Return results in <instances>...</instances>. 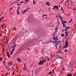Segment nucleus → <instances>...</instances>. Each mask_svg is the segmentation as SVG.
<instances>
[{
  "instance_id": "1",
  "label": "nucleus",
  "mask_w": 76,
  "mask_h": 76,
  "mask_svg": "<svg viewBox=\"0 0 76 76\" xmlns=\"http://www.w3.org/2000/svg\"><path fill=\"white\" fill-rule=\"evenodd\" d=\"M56 34V33H53V40H54V41H51V42H53L54 43H54H56V42H57L56 41H57V40H58V39H59L58 38V36H57V35H55Z\"/></svg>"
},
{
  "instance_id": "2",
  "label": "nucleus",
  "mask_w": 76,
  "mask_h": 76,
  "mask_svg": "<svg viewBox=\"0 0 76 76\" xmlns=\"http://www.w3.org/2000/svg\"><path fill=\"white\" fill-rule=\"evenodd\" d=\"M46 61V59L45 58L42 61V60H41L39 61V64L40 65H42V64H44V63H45V62Z\"/></svg>"
},
{
  "instance_id": "3",
  "label": "nucleus",
  "mask_w": 76,
  "mask_h": 76,
  "mask_svg": "<svg viewBox=\"0 0 76 76\" xmlns=\"http://www.w3.org/2000/svg\"><path fill=\"white\" fill-rule=\"evenodd\" d=\"M60 42H61V41H60V40H58V41H57L56 42V49H58V48H57V45H58V44H59V43H60Z\"/></svg>"
},
{
  "instance_id": "4",
  "label": "nucleus",
  "mask_w": 76,
  "mask_h": 76,
  "mask_svg": "<svg viewBox=\"0 0 76 76\" xmlns=\"http://www.w3.org/2000/svg\"><path fill=\"white\" fill-rule=\"evenodd\" d=\"M68 45H69V43L68 42V41L67 40H66L65 42V44L64 48H67V47H68Z\"/></svg>"
},
{
  "instance_id": "5",
  "label": "nucleus",
  "mask_w": 76,
  "mask_h": 76,
  "mask_svg": "<svg viewBox=\"0 0 76 76\" xmlns=\"http://www.w3.org/2000/svg\"><path fill=\"white\" fill-rule=\"evenodd\" d=\"M70 28V27H68V26H67L66 28V29H65V31H66V32H69V29Z\"/></svg>"
},
{
  "instance_id": "6",
  "label": "nucleus",
  "mask_w": 76,
  "mask_h": 76,
  "mask_svg": "<svg viewBox=\"0 0 76 76\" xmlns=\"http://www.w3.org/2000/svg\"><path fill=\"white\" fill-rule=\"evenodd\" d=\"M56 9L57 10H58V6L55 5L53 8V10H54V9H55L56 10Z\"/></svg>"
},
{
  "instance_id": "7",
  "label": "nucleus",
  "mask_w": 76,
  "mask_h": 76,
  "mask_svg": "<svg viewBox=\"0 0 76 76\" xmlns=\"http://www.w3.org/2000/svg\"><path fill=\"white\" fill-rule=\"evenodd\" d=\"M68 34H69V33H70V31H66V32H65L66 37H67L68 36Z\"/></svg>"
},
{
  "instance_id": "8",
  "label": "nucleus",
  "mask_w": 76,
  "mask_h": 76,
  "mask_svg": "<svg viewBox=\"0 0 76 76\" xmlns=\"http://www.w3.org/2000/svg\"><path fill=\"white\" fill-rule=\"evenodd\" d=\"M7 56L8 57H10V54H9V52H8V51L7 50Z\"/></svg>"
},
{
  "instance_id": "9",
  "label": "nucleus",
  "mask_w": 76,
  "mask_h": 76,
  "mask_svg": "<svg viewBox=\"0 0 76 76\" xmlns=\"http://www.w3.org/2000/svg\"><path fill=\"white\" fill-rule=\"evenodd\" d=\"M8 64L10 66H12L13 65V63L12 62L10 61L9 62Z\"/></svg>"
},
{
  "instance_id": "10",
  "label": "nucleus",
  "mask_w": 76,
  "mask_h": 76,
  "mask_svg": "<svg viewBox=\"0 0 76 76\" xmlns=\"http://www.w3.org/2000/svg\"><path fill=\"white\" fill-rule=\"evenodd\" d=\"M16 46H17V44H15L13 45V47L12 49H15V47H16Z\"/></svg>"
},
{
  "instance_id": "11",
  "label": "nucleus",
  "mask_w": 76,
  "mask_h": 76,
  "mask_svg": "<svg viewBox=\"0 0 76 76\" xmlns=\"http://www.w3.org/2000/svg\"><path fill=\"white\" fill-rule=\"evenodd\" d=\"M26 69H27V68L26 67L25 65H24V68H23V70H26Z\"/></svg>"
},
{
  "instance_id": "12",
  "label": "nucleus",
  "mask_w": 76,
  "mask_h": 76,
  "mask_svg": "<svg viewBox=\"0 0 76 76\" xmlns=\"http://www.w3.org/2000/svg\"><path fill=\"white\" fill-rule=\"evenodd\" d=\"M59 18H61L62 22H63V18L61 17L60 15H59Z\"/></svg>"
},
{
  "instance_id": "13",
  "label": "nucleus",
  "mask_w": 76,
  "mask_h": 76,
  "mask_svg": "<svg viewBox=\"0 0 76 76\" xmlns=\"http://www.w3.org/2000/svg\"><path fill=\"white\" fill-rule=\"evenodd\" d=\"M17 60L18 62H20V61H21V59H20L19 58H17Z\"/></svg>"
},
{
  "instance_id": "14",
  "label": "nucleus",
  "mask_w": 76,
  "mask_h": 76,
  "mask_svg": "<svg viewBox=\"0 0 76 76\" xmlns=\"http://www.w3.org/2000/svg\"><path fill=\"white\" fill-rule=\"evenodd\" d=\"M46 4L47 5V6H50V3L48 2L46 3Z\"/></svg>"
},
{
  "instance_id": "15",
  "label": "nucleus",
  "mask_w": 76,
  "mask_h": 76,
  "mask_svg": "<svg viewBox=\"0 0 76 76\" xmlns=\"http://www.w3.org/2000/svg\"><path fill=\"white\" fill-rule=\"evenodd\" d=\"M62 24L63 25V26L64 28H65V27H66V24H65V23H62Z\"/></svg>"
},
{
  "instance_id": "16",
  "label": "nucleus",
  "mask_w": 76,
  "mask_h": 76,
  "mask_svg": "<svg viewBox=\"0 0 76 76\" xmlns=\"http://www.w3.org/2000/svg\"><path fill=\"white\" fill-rule=\"evenodd\" d=\"M47 16V14H46L45 15H44L42 16V18H44L45 16V17H46V16Z\"/></svg>"
},
{
  "instance_id": "17",
  "label": "nucleus",
  "mask_w": 76,
  "mask_h": 76,
  "mask_svg": "<svg viewBox=\"0 0 76 76\" xmlns=\"http://www.w3.org/2000/svg\"><path fill=\"white\" fill-rule=\"evenodd\" d=\"M67 76H72V74H68L67 75Z\"/></svg>"
},
{
  "instance_id": "18",
  "label": "nucleus",
  "mask_w": 76,
  "mask_h": 76,
  "mask_svg": "<svg viewBox=\"0 0 76 76\" xmlns=\"http://www.w3.org/2000/svg\"><path fill=\"white\" fill-rule=\"evenodd\" d=\"M26 12V11L25 10H24V11L22 12V13L24 14Z\"/></svg>"
},
{
  "instance_id": "19",
  "label": "nucleus",
  "mask_w": 76,
  "mask_h": 76,
  "mask_svg": "<svg viewBox=\"0 0 76 76\" xmlns=\"http://www.w3.org/2000/svg\"><path fill=\"white\" fill-rule=\"evenodd\" d=\"M51 73H52V71H50L48 73L49 75H51Z\"/></svg>"
},
{
  "instance_id": "20",
  "label": "nucleus",
  "mask_w": 76,
  "mask_h": 76,
  "mask_svg": "<svg viewBox=\"0 0 76 76\" xmlns=\"http://www.w3.org/2000/svg\"><path fill=\"white\" fill-rule=\"evenodd\" d=\"M15 50V49H12V50L11 52V54H13V52Z\"/></svg>"
},
{
  "instance_id": "21",
  "label": "nucleus",
  "mask_w": 76,
  "mask_h": 76,
  "mask_svg": "<svg viewBox=\"0 0 76 76\" xmlns=\"http://www.w3.org/2000/svg\"><path fill=\"white\" fill-rule=\"evenodd\" d=\"M62 23H67V22L66 21H63V22H62Z\"/></svg>"
},
{
  "instance_id": "22",
  "label": "nucleus",
  "mask_w": 76,
  "mask_h": 76,
  "mask_svg": "<svg viewBox=\"0 0 76 76\" xmlns=\"http://www.w3.org/2000/svg\"><path fill=\"white\" fill-rule=\"evenodd\" d=\"M33 3L34 4H36V1H33Z\"/></svg>"
},
{
  "instance_id": "23",
  "label": "nucleus",
  "mask_w": 76,
  "mask_h": 76,
  "mask_svg": "<svg viewBox=\"0 0 76 76\" xmlns=\"http://www.w3.org/2000/svg\"><path fill=\"white\" fill-rule=\"evenodd\" d=\"M64 34H61V37H64Z\"/></svg>"
},
{
  "instance_id": "24",
  "label": "nucleus",
  "mask_w": 76,
  "mask_h": 76,
  "mask_svg": "<svg viewBox=\"0 0 76 76\" xmlns=\"http://www.w3.org/2000/svg\"><path fill=\"white\" fill-rule=\"evenodd\" d=\"M55 31H56V32H57V30H58V28H55Z\"/></svg>"
},
{
  "instance_id": "25",
  "label": "nucleus",
  "mask_w": 76,
  "mask_h": 76,
  "mask_svg": "<svg viewBox=\"0 0 76 76\" xmlns=\"http://www.w3.org/2000/svg\"><path fill=\"white\" fill-rule=\"evenodd\" d=\"M17 15H19V10H17Z\"/></svg>"
},
{
  "instance_id": "26",
  "label": "nucleus",
  "mask_w": 76,
  "mask_h": 76,
  "mask_svg": "<svg viewBox=\"0 0 76 76\" xmlns=\"http://www.w3.org/2000/svg\"><path fill=\"white\" fill-rule=\"evenodd\" d=\"M42 44H46V43H45V42H42Z\"/></svg>"
},
{
  "instance_id": "27",
  "label": "nucleus",
  "mask_w": 76,
  "mask_h": 76,
  "mask_svg": "<svg viewBox=\"0 0 76 76\" xmlns=\"http://www.w3.org/2000/svg\"><path fill=\"white\" fill-rule=\"evenodd\" d=\"M50 56L51 57H53V54H50Z\"/></svg>"
},
{
  "instance_id": "28",
  "label": "nucleus",
  "mask_w": 76,
  "mask_h": 76,
  "mask_svg": "<svg viewBox=\"0 0 76 76\" xmlns=\"http://www.w3.org/2000/svg\"><path fill=\"white\" fill-rule=\"evenodd\" d=\"M68 51V50L67 49H65L64 50V52H67Z\"/></svg>"
},
{
  "instance_id": "29",
  "label": "nucleus",
  "mask_w": 76,
  "mask_h": 76,
  "mask_svg": "<svg viewBox=\"0 0 76 76\" xmlns=\"http://www.w3.org/2000/svg\"><path fill=\"white\" fill-rule=\"evenodd\" d=\"M3 59V58L2 57L0 58V61H1Z\"/></svg>"
},
{
  "instance_id": "30",
  "label": "nucleus",
  "mask_w": 76,
  "mask_h": 76,
  "mask_svg": "<svg viewBox=\"0 0 76 76\" xmlns=\"http://www.w3.org/2000/svg\"><path fill=\"white\" fill-rule=\"evenodd\" d=\"M72 10H74V11H76V9L75 8L74 9Z\"/></svg>"
},
{
  "instance_id": "31",
  "label": "nucleus",
  "mask_w": 76,
  "mask_h": 76,
  "mask_svg": "<svg viewBox=\"0 0 76 76\" xmlns=\"http://www.w3.org/2000/svg\"><path fill=\"white\" fill-rule=\"evenodd\" d=\"M29 44H28L26 46V48L28 47H29Z\"/></svg>"
},
{
  "instance_id": "32",
  "label": "nucleus",
  "mask_w": 76,
  "mask_h": 76,
  "mask_svg": "<svg viewBox=\"0 0 76 76\" xmlns=\"http://www.w3.org/2000/svg\"><path fill=\"white\" fill-rule=\"evenodd\" d=\"M25 1H26L25 3H27V2L29 1V0H25Z\"/></svg>"
},
{
  "instance_id": "33",
  "label": "nucleus",
  "mask_w": 76,
  "mask_h": 76,
  "mask_svg": "<svg viewBox=\"0 0 76 76\" xmlns=\"http://www.w3.org/2000/svg\"><path fill=\"white\" fill-rule=\"evenodd\" d=\"M59 26V25H57L56 26V28H58V26Z\"/></svg>"
},
{
  "instance_id": "34",
  "label": "nucleus",
  "mask_w": 76,
  "mask_h": 76,
  "mask_svg": "<svg viewBox=\"0 0 76 76\" xmlns=\"http://www.w3.org/2000/svg\"><path fill=\"white\" fill-rule=\"evenodd\" d=\"M3 18H4V17H2V18H1L0 19V20H2V19Z\"/></svg>"
},
{
  "instance_id": "35",
  "label": "nucleus",
  "mask_w": 76,
  "mask_h": 76,
  "mask_svg": "<svg viewBox=\"0 0 76 76\" xmlns=\"http://www.w3.org/2000/svg\"><path fill=\"white\" fill-rule=\"evenodd\" d=\"M4 24H2L1 26L2 27H3L4 26Z\"/></svg>"
},
{
  "instance_id": "36",
  "label": "nucleus",
  "mask_w": 76,
  "mask_h": 76,
  "mask_svg": "<svg viewBox=\"0 0 76 76\" xmlns=\"http://www.w3.org/2000/svg\"><path fill=\"white\" fill-rule=\"evenodd\" d=\"M12 75H15V72H12Z\"/></svg>"
},
{
  "instance_id": "37",
  "label": "nucleus",
  "mask_w": 76,
  "mask_h": 76,
  "mask_svg": "<svg viewBox=\"0 0 76 76\" xmlns=\"http://www.w3.org/2000/svg\"><path fill=\"white\" fill-rule=\"evenodd\" d=\"M17 10H19V7H18Z\"/></svg>"
},
{
  "instance_id": "38",
  "label": "nucleus",
  "mask_w": 76,
  "mask_h": 76,
  "mask_svg": "<svg viewBox=\"0 0 76 76\" xmlns=\"http://www.w3.org/2000/svg\"><path fill=\"white\" fill-rule=\"evenodd\" d=\"M1 37V33H0V38Z\"/></svg>"
},
{
  "instance_id": "39",
  "label": "nucleus",
  "mask_w": 76,
  "mask_h": 76,
  "mask_svg": "<svg viewBox=\"0 0 76 76\" xmlns=\"http://www.w3.org/2000/svg\"><path fill=\"white\" fill-rule=\"evenodd\" d=\"M7 76V73H6L5 74V76Z\"/></svg>"
},
{
  "instance_id": "40",
  "label": "nucleus",
  "mask_w": 76,
  "mask_h": 76,
  "mask_svg": "<svg viewBox=\"0 0 76 76\" xmlns=\"http://www.w3.org/2000/svg\"><path fill=\"white\" fill-rule=\"evenodd\" d=\"M28 10H29V8L27 9L26 10L27 11H28Z\"/></svg>"
},
{
  "instance_id": "41",
  "label": "nucleus",
  "mask_w": 76,
  "mask_h": 76,
  "mask_svg": "<svg viewBox=\"0 0 76 76\" xmlns=\"http://www.w3.org/2000/svg\"><path fill=\"white\" fill-rule=\"evenodd\" d=\"M64 72L63 71H61V73L62 74V73H63Z\"/></svg>"
},
{
  "instance_id": "42",
  "label": "nucleus",
  "mask_w": 76,
  "mask_h": 76,
  "mask_svg": "<svg viewBox=\"0 0 76 76\" xmlns=\"http://www.w3.org/2000/svg\"><path fill=\"white\" fill-rule=\"evenodd\" d=\"M47 60H49V58H47Z\"/></svg>"
},
{
  "instance_id": "43",
  "label": "nucleus",
  "mask_w": 76,
  "mask_h": 76,
  "mask_svg": "<svg viewBox=\"0 0 76 76\" xmlns=\"http://www.w3.org/2000/svg\"><path fill=\"white\" fill-rule=\"evenodd\" d=\"M14 30H16V28H14Z\"/></svg>"
},
{
  "instance_id": "44",
  "label": "nucleus",
  "mask_w": 76,
  "mask_h": 76,
  "mask_svg": "<svg viewBox=\"0 0 76 76\" xmlns=\"http://www.w3.org/2000/svg\"><path fill=\"white\" fill-rule=\"evenodd\" d=\"M63 71H64V68H63Z\"/></svg>"
},
{
  "instance_id": "45",
  "label": "nucleus",
  "mask_w": 76,
  "mask_h": 76,
  "mask_svg": "<svg viewBox=\"0 0 76 76\" xmlns=\"http://www.w3.org/2000/svg\"><path fill=\"white\" fill-rule=\"evenodd\" d=\"M61 10H63V8H61Z\"/></svg>"
},
{
  "instance_id": "46",
  "label": "nucleus",
  "mask_w": 76,
  "mask_h": 76,
  "mask_svg": "<svg viewBox=\"0 0 76 76\" xmlns=\"http://www.w3.org/2000/svg\"><path fill=\"white\" fill-rule=\"evenodd\" d=\"M60 58H61V59H62V58H63V57H60Z\"/></svg>"
},
{
  "instance_id": "47",
  "label": "nucleus",
  "mask_w": 76,
  "mask_h": 76,
  "mask_svg": "<svg viewBox=\"0 0 76 76\" xmlns=\"http://www.w3.org/2000/svg\"><path fill=\"white\" fill-rule=\"evenodd\" d=\"M57 22H58V23H60V22H59V21H57Z\"/></svg>"
},
{
  "instance_id": "48",
  "label": "nucleus",
  "mask_w": 76,
  "mask_h": 76,
  "mask_svg": "<svg viewBox=\"0 0 76 76\" xmlns=\"http://www.w3.org/2000/svg\"><path fill=\"white\" fill-rule=\"evenodd\" d=\"M72 22V21H70L69 22V23H70V22Z\"/></svg>"
},
{
  "instance_id": "49",
  "label": "nucleus",
  "mask_w": 76,
  "mask_h": 76,
  "mask_svg": "<svg viewBox=\"0 0 76 76\" xmlns=\"http://www.w3.org/2000/svg\"><path fill=\"white\" fill-rule=\"evenodd\" d=\"M60 48H61V45H60L59 46Z\"/></svg>"
},
{
  "instance_id": "50",
  "label": "nucleus",
  "mask_w": 76,
  "mask_h": 76,
  "mask_svg": "<svg viewBox=\"0 0 76 76\" xmlns=\"http://www.w3.org/2000/svg\"><path fill=\"white\" fill-rule=\"evenodd\" d=\"M62 41H63V42H64V40L63 39Z\"/></svg>"
},
{
  "instance_id": "51",
  "label": "nucleus",
  "mask_w": 76,
  "mask_h": 76,
  "mask_svg": "<svg viewBox=\"0 0 76 76\" xmlns=\"http://www.w3.org/2000/svg\"><path fill=\"white\" fill-rule=\"evenodd\" d=\"M4 62H6V61H4Z\"/></svg>"
},
{
  "instance_id": "52",
  "label": "nucleus",
  "mask_w": 76,
  "mask_h": 76,
  "mask_svg": "<svg viewBox=\"0 0 76 76\" xmlns=\"http://www.w3.org/2000/svg\"><path fill=\"white\" fill-rule=\"evenodd\" d=\"M23 3V1H22L21 2V3Z\"/></svg>"
},
{
  "instance_id": "53",
  "label": "nucleus",
  "mask_w": 76,
  "mask_h": 76,
  "mask_svg": "<svg viewBox=\"0 0 76 76\" xmlns=\"http://www.w3.org/2000/svg\"><path fill=\"white\" fill-rule=\"evenodd\" d=\"M63 1H61V2H60V4H61V2Z\"/></svg>"
},
{
  "instance_id": "54",
  "label": "nucleus",
  "mask_w": 76,
  "mask_h": 76,
  "mask_svg": "<svg viewBox=\"0 0 76 76\" xmlns=\"http://www.w3.org/2000/svg\"><path fill=\"white\" fill-rule=\"evenodd\" d=\"M4 43H6V42H4Z\"/></svg>"
},
{
  "instance_id": "55",
  "label": "nucleus",
  "mask_w": 76,
  "mask_h": 76,
  "mask_svg": "<svg viewBox=\"0 0 76 76\" xmlns=\"http://www.w3.org/2000/svg\"><path fill=\"white\" fill-rule=\"evenodd\" d=\"M1 20H0V22H1Z\"/></svg>"
},
{
  "instance_id": "56",
  "label": "nucleus",
  "mask_w": 76,
  "mask_h": 76,
  "mask_svg": "<svg viewBox=\"0 0 76 76\" xmlns=\"http://www.w3.org/2000/svg\"><path fill=\"white\" fill-rule=\"evenodd\" d=\"M57 56H58V55H57L56 56L57 57Z\"/></svg>"
},
{
  "instance_id": "57",
  "label": "nucleus",
  "mask_w": 76,
  "mask_h": 76,
  "mask_svg": "<svg viewBox=\"0 0 76 76\" xmlns=\"http://www.w3.org/2000/svg\"><path fill=\"white\" fill-rule=\"evenodd\" d=\"M53 73H54V70L53 69Z\"/></svg>"
},
{
  "instance_id": "58",
  "label": "nucleus",
  "mask_w": 76,
  "mask_h": 76,
  "mask_svg": "<svg viewBox=\"0 0 76 76\" xmlns=\"http://www.w3.org/2000/svg\"><path fill=\"white\" fill-rule=\"evenodd\" d=\"M28 50H30V48H29V49H28Z\"/></svg>"
},
{
  "instance_id": "59",
  "label": "nucleus",
  "mask_w": 76,
  "mask_h": 76,
  "mask_svg": "<svg viewBox=\"0 0 76 76\" xmlns=\"http://www.w3.org/2000/svg\"><path fill=\"white\" fill-rule=\"evenodd\" d=\"M58 7H60V5H59V6H58Z\"/></svg>"
},
{
  "instance_id": "60",
  "label": "nucleus",
  "mask_w": 76,
  "mask_h": 76,
  "mask_svg": "<svg viewBox=\"0 0 76 76\" xmlns=\"http://www.w3.org/2000/svg\"><path fill=\"white\" fill-rule=\"evenodd\" d=\"M18 5H20V4H18Z\"/></svg>"
},
{
  "instance_id": "61",
  "label": "nucleus",
  "mask_w": 76,
  "mask_h": 76,
  "mask_svg": "<svg viewBox=\"0 0 76 76\" xmlns=\"http://www.w3.org/2000/svg\"><path fill=\"white\" fill-rule=\"evenodd\" d=\"M10 9H11H11H12V8H10Z\"/></svg>"
},
{
  "instance_id": "62",
  "label": "nucleus",
  "mask_w": 76,
  "mask_h": 76,
  "mask_svg": "<svg viewBox=\"0 0 76 76\" xmlns=\"http://www.w3.org/2000/svg\"><path fill=\"white\" fill-rule=\"evenodd\" d=\"M25 32L26 33V32H27V31H26Z\"/></svg>"
},
{
  "instance_id": "63",
  "label": "nucleus",
  "mask_w": 76,
  "mask_h": 76,
  "mask_svg": "<svg viewBox=\"0 0 76 76\" xmlns=\"http://www.w3.org/2000/svg\"><path fill=\"white\" fill-rule=\"evenodd\" d=\"M57 16H58L57 15L56 16V17H57Z\"/></svg>"
},
{
  "instance_id": "64",
  "label": "nucleus",
  "mask_w": 76,
  "mask_h": 76,
  "mask_svg": "<svg viewBox=\"0 0 76 76\" xmlns=\"http://www.w3.org/2000/svg\"><path fill=\"white\" fill-rule=\"evenodd\" d=\"M13 47V46H11V47Z\"/></svg>"
}]
</instances>
